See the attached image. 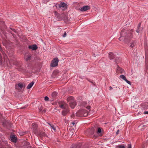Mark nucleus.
<instances>
[{
    "label": "nucleus",
    "instance_id": "nucleus-1",
    "mask_svg": "<svg viewBox=\"0 0 148 148\" xmlns=\"http://www.w3.org/2000/svg\"><path fill=\"white\" fill-rule=\"evenodd\" d=\"M132 38V35L131 32L127 31L126 29H123L120 34V37L119 40L123 41L126 43H127Z\"/></svg>",
    "mask_w": 148,
    "mask_h": 148
},
{
    "label": "nucleus",
    "instance_id": "nucleus-2",
    "mask_svg": "<svg viewBox=\"0 0 148 148\" xmlns=\"http://www.w3.org/2000/svg\"><path fill=\"white\" fill-rule=\"evenodd\" d=\"M88 111L82 109L79 110L76 113V115L78 117H86L88 115Z\"/></svg>",
    "mask_w": 148,
    "mask_h": 148
},
{
    "label": "nucleus",
    "instance_id": "nucleus-3",
    "mask_svg": "<svg viewBox=\"0 0 148 148\" xmlns=\"http://www.w3.org/2000/svg\"><path fill=\"white\" fill-rule=\"evenodd\" d=\"M109 58L110 60L114 59V60L116 63L117 64L118 62H120V60L118 58H116V56L112 52H110L109 53Z\"/></svg>",
    "mask_w": 148,
    "mask_h": 148
},
{
    "label": "nucleus",
    "instance_id": "nucleus-4",
    "mask_svg": "<svg viewBox=\"0 0 148 148\" xmlns=\"http://www.w3.org/2000/svg\"><path fill=\"white\" fill-rule=\"evenodd\" d=\"M55 16L58 19V20H64L66 18V15L64 14H60L57 12H55Z\"/></svg>",
    "mask_w": 148,
    "mask_h": 148
},
{
    "label": "nucleus",
    "instance_id": "nucleus-5",
    "mask_svg": "<svg viewBox=\"0 0 148 148\" xmlns=\"http://www.w3.org/2000/svg\"><path fill=\"white\" fill-rule=\"evenodd\" d=\"M59 60L58 58H54L52 61L50 66L52 67H56L58 65Z\"/></svg>",
    "mask_w": 148,
    "mask_h": 148
},
{
    "label": "nucleus",
    "instance_id": "nucleus-6",
    "mask_svg": "<svg viewBox=\"0 0 148 148\" xmlns=\"http://www.w3.org/2000/svg\"><path fill=\"white\" fill-rule=\"evenodd\" d=\"M84 144L80 143H73L71 148H81L83 147Z\"/></svg>",
    "mask_w": 148,
    "mask_h": 148
},
{
    "label": "nucleus",
    "instance_id": "nucleus-7",
    "mask_svg": "<svg viewBox=\"0 0 148 148\" xmlns=\"http://www.w3.org/2000/svg\"><path fill=\"white\" fill-rule=\"evenodd\" d=\"M59 8H61L63 10H66L67 8V5L64 2H61L58 5Z\"/></svg>",
    "mask_w": 148,
    "mask_h": 148
},
{
    "label": "nucleus",
    "instance_id": "nucleus-8",
    "mask_svg": "<svg viewBox=\"0 0 148 148\" xmlns=\"http://www.w3.org/2000/svg\"><path fill=\"white\" fill-rule=\"evenodd\" d=\"M32 128L33 129V132L35 134H37L38 132V131L37 130L38 126L36 124L33 123L32 124Z\"/></svg>",
    "mask_w": 148,
    "mask_h": 148
},
{
    "label": "nucleus",
    "instance_id": "nucleus-9",
    "mask_svg": "<svg viewBox=\"0 0 148 148\" xmlns=\"http://www.w3.org/2000/svg\"><path fill=\"white\" fill-rule=\"evenodd\" d=\"M25 86V84L22 83H19L15 85V87L16 89H18V87H19L21 89H22L23 88H24Z\"/></svg>",
    "mask_w": 148,
    "mask_h": 148
},
{
    "label": "nucleus",
    "instance_id": "nucleus-10",
    "mask_svg": "<svg viewBox=\"0 0 148 148\" xmlns=\"http://www.w3.org/2000/svg\"><path fill=\"white\" fill-rule=\"evenodd\" d=\"M90 7L89 5H85L80 8V10L82 12H84L90 9Z\"/></svg>",
    "mask_w": 148,
    "mask_h": 148
},
{
    "label": "nucleus",
    "instance_id": "nucleus-11",
    "mask_svg": "<svg viewBox=\"0 0 148 148\" xmlns=\"http://www.w3.org/2000/svg\"><path fill=\"white\" fill-rule=\"evenodd\" d=\"M23 148H31L29 143L25 141L23 143Z\"/></svg>",
    "mask_w": 148,
    "mask_h": 148
},
{
    "label": "nucleus",
    "instance_id": "nucleus-12",
    "mask_svg": "<svg viewBox=\"0 0 148 148\" xmlns=\"http://www.w3.org/2000/svg\"><path fill=\"white\" fill-rule=\"evenodd\" d=\"M29 49H32L33 50H35L37 49L38 47L36 45H29L28 47Z\"/></svg>",
    "mask_w": 148,
    "mask_h": 148
},
{
    "label": "nucleus",
    "instance_id": "nucleus-13",
    "mask_svg": "<svg viewBox=\"0 0 148 148\" xmlns=\"http://www.w3.org/2000/svg\"><path fill=\"white\" fill-rule=\"evenodd\" d=\"M68 102L69 103H71L72 102H74L75 101L74 98L73 97L70 96L67 99Z\"/></svg>",
    "mask_w": 148,
    "mask_h": 148
},
{
    "label": "nucleus",
    "instance_id": "nucleus-14",
    "mask_svg": "<svg viewBox=\"0 0 148 148\" xmlns=\"http://www.w3.org/2000/svg\"><path fill=\"white\" fill-rule=\"evenodd\" d=\"M69 111V109L67 108H65L62 111V114L63 116H65L67 114Z\"/></svg>",
    "mask_w": 148,
    "mask_h": 148
},
{
    "label": "nucleus",
    "instance_id": "nucleus-15",
    "mask_svg": "<svg viewBox=\"0 0 148 148\" xmlns=\"http://www.w3.org/2000/svg\"><path fill=\"white\" fill-rule=\"evenodd\" d=\"M11 140V141L16 143L17 140V138L14 135H12L10 137Z\"/></svg>",
    "mask_w": 148,
    "mask_h": 148
},
{
    "label": "nucleus",
    "instance_id": "nucleus-16",
    "mask_svg": "<svg viewBox=\"0 0 148 148\" xmlns=\"http://www.w3.org/2000/svg\"><path fill=\"white\" fill-rule=\"evenodd\" d=\"M70 107L72 109H73L75 106L76 105V103L75 101L74 102H72L69 103Z\"/></svg>",
    "mask_w": 148,
    "mask_h": 148
},
{
    "label": "nucleus",
    "instance_id": "nucleus-17",
    "mask_svg": "<svg viewBox=\"0 0 148 148\" xmlns=\"http://www.w3.org/2000/svg\"><path fill=\"white\" fill-rule=\"evenodd\" d=\"M39 136L42 137H45L47 136L45 133L44 132H38V134H37Z\"/></svg>",
    "mask_w": 148,
    "mask_h": 148
},
{
    "label": "nucleus",
    "instance_id": "nucleus-18",
    "mask_svg": "<svg viewBox=\"0 0 148 148\" xmlns=\"http://www.w3.org/2000/svg\"><path fill=\"white\" fill-rule=\"evenodd\" d=\"M14 64L17 66L20 67L21 66L22 63L21 62H20L16 61L14 62Z\"/></svg>",
    "mask_w": 148,
    "mask_h": 148
},
{
    "label": "nucleus",
    "instance_id": "nucleus-19",
    "mask_svg": "<svg viewBox=\"0 0 148 148\" xmlns=\"http://www.w3.org/2000/svg\"><path fill=\"white\" fill-rule=\"evenodd\" d=\"M136 44V41L135 40L132 41L130 45V47L133 48L134 47Z\"/></svg>",
    "mask_w": 148,
    "mask_h": 148
},
{
    "label": "nucleus",
    "instance_id": "nucleus-20",
    "mask_svg": "<svg viewBox=\"0 0 148 148\" xmlns=\"http://www.w3.org/2000/svg\"><path fill=\"white\" fill-rule=\"evenodd\" d=\"M34 81L32 82L28 85L27 87V89H29L31 88L34 84Z\"/></svg>",
    "mask_w": 148,
    "mask_h": 148
},
{
    "label": "nucleus",
    "instance_id": "nucleus-21",
    "mask_svg": "<svg viewBox=\"0 0 148 148\" xmlns=\"http://www.w3.org/2000/svg\"><path fill=\"white\" fill-rule=\"evenodd\" d=\"M51 95L53 98L55 99L58 95V93L56 92H53L52 93Z\"/></svg>",
    "mask_w": 148,
    "mask_h": 148
},
{
    "label": "nucleus",
    "instance_id": "nucleus-22",
    "mask_svg": "<svg viewBox=\"0 0 148 148\" xmlns=\"http://www.w3.org/2000/svg\"><path fill=\"white\" fill-rule=\"evenodd\" d=\"M117 70L120 73H123L124 71L122 68L118 66L117 68Z\"/></svg>",
    "mask_w": 148,
    "mask_h": 148
},
{
    "label": "nucleus",
    "instance_id": "nucleus-23",
    "mask_svg": "<svg viewBox=\"0 0 148 148\" xmlns=\"http://www.w3.org/2000/svg\"><path fill=\"white\" fill-rule=\"evenodd\" d=\"M47 123L50 126V127L54 131H55L56 130V127L53 124H52L51 123L48 122H47Z\"/></svg>",
    "mask_w": 148,
    "mask_h": 148
},
{
    "label": "nucleus",
    "instance_id": "nucleus-24",
    "mask_svg": "<svg viewBox=\"0 0 148 148\" xmlns=\"http://www.w3.org/2000/svg\"><path fill=\"white\" fill-rule=\"evenodd\" d=\"M142 107L144 109H148V105L146 103L142 104Z\"/></svg>",
    "mask_w": 148,
    "mask_h": 148
},
{
    "label": "nucleus",
    "instance_id": "nucleus-25",
    "mask_svg": "<svg viewBox=\"0 0 148 148\" xmlns=\"http://www.w3.org/2000/svg\"><path fill=\"white\" fill-rule=\"evenodd\" d=\"M31 58V55H28L26 56V57L25 58L26 60L27 61L29 60H30Z\"/></svg>",
    "mask_w": 148,
    "mask_h": 148
},
{
    "label": "nucleus",
    "instance_id": "nucleus-26",
    "mask_svg": "<svg viewBox=\"0 0 148 148\" xmlns=\"http://www.w3.org/2000/svg\"><path fill=\"white\" fill-rule=\"evenodd\" d=\"M101 129L100 128H98V129L97 131V134H99V135L100 136H101L102 134H101Z\"/></svg>",
    "mask_w": 148,
    "mask_h": 148
},
{
    "label": "nucleus",
    "instance_id": "nucleus-27",
    "mask_svg": "<svg viewBox=\"0 0 148 148\" xmlns=\"http://www.w3.org/2000/svg\"><path fill=\"white\" fill-rule=\"evenodd\" d=\"M38 108L39 111L40 112H42V109H43V107L41 106H38ZM45 112V111L44 110L43 111H42V112Z\"/></svg>",
    "mask_w": 148,
    "mask_h": 148
},
{
    "label": "nucleus",
    "instance_id": "nucleus-28",
    "mask_svg": "<svg viewBox=\"0 0 148 148\" xmlns=\"http://www.w3.org/2000/svg\"><path fill=\"white\" fill-rule=\"evenodd\" d=\"M90 133L92 135H93L94 134V128H92L90 130Z\"/></svg>",
    "mask_w": 148,
    "mask_h": 148
},
{
    "label": "nucleus",
    "instance_id": "nucleus-29",
    "mask_svg": "<svg viewBox=\"0 0 148 148\" xmlns=\"http://www.w3.org/2000/svg\"><path fill=\"white\" fill-rule=\"evenodd\" d=\"M126 146L124 145H119L116 147V148H125Z\"/></svg>",
    "mask_w": 148,
    "mask_h": 148
},
{
    "label": "nucleus",
    "instance_id": "nucleus-30",
    "mask_svg": "<svg viewBox=\"0 0 148 148\" xmlns=\"http://www.w3.org/2000/svg\"><path fill=\"white\" fill-rule=\"evenodd\" d=\"M145 65L147 66H148V60L146 55L145 56Z\"/></svg>",
    "mask_w": 148,
    "mask_h": 148
},
{
    "label": "nucleus",
    "instance_id": "nucleus-31",
    "mask_svg": "<svg viewBox=\"0 0 148 148\" xmlns=\"http://www.w3.org/2000/svg\"><path fill=\"white\" fill-rule=\"evenodd\" d=\"M120 78H122V79H123L124 80L126 78L125 76L123 75H120Z\"/></svg>",
    "mask_w": 148,
    "mask_h": 148
},
{
    "label": "nucleus",
    "instance_id": "nucleus-32",
    "mask_svg": "<svg viewBox=\"0 0 148 148\" xmlns=\"http://www.w3.org/2000/svg\"><path fill=\"white\" fill-rule=\"evenodd\" d=\"M1 49V53H2V54H3V56H4V57L5 58V57H7V55H6L5 54V53L3 51V50Z\"/></svg>",
    "mask_w": 148,
    "mask_h": 148
},
{
    "label": "nucleus",
    "instance_id": "nucleus-33",
    "mask_svg": "<svg viewBox=\"0 0 148 148\" xmlns=\"http://www.w3.org/2000/svg\"><path fill=\"white\" fill-rule=\"evenodd\" d=\"M126 147H127V148H131L132 145L130 143L128 144Z\"/></svg>",
    "mask_w": 148,
    "mask_h": 148
},
{
    "label": "nucleus",
    "instance_id": "nucleus-34",
    "mask_svg": "<svg viewBox=\"0 0 148 148\" xmlns=\"http://www.w3.org/2000/svg\"><path fill=\"white\" fill-rule=\"evenodd\" d=\"M124 80L128 84L131 85V83L130 82V81L128 80L126 78Z\"/></svg>",
    "mask_w": 148,
    "mask_h": 148
},
{
    "label": "nucleus",
    "instance_id": "nucleus-35",
    "mask_svg": "<svg viewBox=\"0 0 148 148\" xmlns=\"http://www.w3.org/2000/svg\"><path fill=\"white\" fill-rule=\"evenodd\" d=\"M124 80L128 84L131 85V83L130 82V81L128 80L126 78Z\"/></svg>",
    "mask_w": 148,
    "mask_h": 148
},
{
    "label": "nucleus",
    "instance_id": "nucleus-36",
    "mask_svg": "<svg viewBox=\"0 0 148 148\" xmlns=\"http://www.w3.org/2000/svg\"><path fill=\"white\" fill-rule=\"evenodd\" d=\"M142 30V28H138L137 30H136V31L138 33L140 31Z\"/></svg>",
    "mask_w": 148,
    "mask_h": 148
},
{
    "label": "nucleus",
    "instance_id": "nucleus-37",
    "mask_svg": "<svg viewBox=\"0 0 148 148\" xmlns=\"http://www.w3.org/2000/svg\"><path fill=\"white\" fill-rule=\"evenodd\" d=\"M44 99L45 101H48L49 100V98L47 96H46L45 97Z\"/></svg>",
    "mask_w": 148,
    "mask_h": 148
},
{
    "label": "nucleus",
    "instance_id": "nucleus-38",
    "mask_svg": "<svg viewBox=\"0 0 148 148\" xmlns=\"http://www.w3.org/2000/svg\"><path fill=\"white\" fill-rule=\"evenodd\" d=\"M141 24V23H140L138 24L137 26L138 28H142L141 27H140Z\"/></svg>",
    "mask_w": 148,
    "mask_h": 148
},
{
    "label": "nucleus",
    "instance_id": "nucleus-39",
    "mask_svg": "<svg viewBox=\"0 0 148 148\" xmlns=\"http://www.w3.org/2000/svg\"><path fill=\"white\" fill-rule=\"evenodd\" d=\"M141 24V23H140L138 24L137 26L138 28H142L141 27H140Z\"/></svg>",
    "mask_w": 148,
    "mask_h": 148
},
{
    "label": "nucleus",
    "instance_id": "nucleus-40",
    "mask_svg": "<svg viewBox=\"0 0 148 148\" xmlns=\"http://www.w3.org/2000/svg\"><path fill=\"white\" fill-rule=\"evenodd\" d=\"M60 107L62 109H65L64 106V105L63 104H62L60 106Z\"/></svg>",
    "mask_w": 148,
    "mask_h": 148
},
{
    "label": "nucleus",
    "instance_id": "nucleus-41",
    "mask_svg": "<svg viewBox=\"0 0 148 148\" xmlns=\"http://www.w3.org/2000/svg\"><path fill=\"white\" fill-rule=\"evenodd\" d=\"M10 29L12 30V31H14V32H15V33H16V30H15V29H12V28H10Z\"/></svg>",
    "mask_w": 148,
    "mask_h": 148
},
{
    "label": "nucleus",
    "instance_id": "nucleus-42",
    "mask_svg": "<svg viewBox=\"0 0 148 148\" xmlns=\"http://www.w3.org/2000/svg\"><path fill=\"white\" fill-rule=\"evenodd\" d=\"M27 106H28V105H25L24 106L21 108L22 109H25V108H26V107H27Z\"/></svg>",
    "mask_w": 148,
    "mask_h": 148
},
{
    "label": "nucleus",
    "instance_id": "nucleus-43",
    "mask_svg": "<svg viewBox=\"0 0 148 148\" xmlns=\"http://www.w3.org/2000/svg\"><path fill=\"white\" fill-rule=\"evenodd\" d=\"M66 32H65L64 33V34L62 36L63 37H65L66 36Z\"/></svg>",
    "mask_w": 148,
    "mask_h": 148
},
{
    "label": "nucleus",
    "instance_id": "nucleus-44",
    "mask_svg": "<svg viewBox=\"0 0 148 148\" xmlns=\"http://www.w3.org/2000/svg\"><path fill=\"white\" fill-rule=\"evenodd\" d=\"M86 108L88 110H89V111H90V107L89 106H87V107H86Z\"/></svg>",
    "mask_w": 148,
    "mask_h": 148
},
{
    "label": "nucleus",
    "instance_id": "nucleus-45",
    "mask_svg": "<svg viewBox=\"0 0 148 148\" xmlns=\"http://www.w3.org/2000/svg\"><path fill=\"white\" fill-rule=\"evenodd\" d=\"M144 114H148V111H145L144 112Z\"/></svg>",
    "mask_w": 148,
    "mask_h": 148
},
{
    "label": "nucleus",
    "instance_id": "nucleus-46",
    "mask_svg": "<svg viewBox=\"0 0 148 148\" xmlns=\"http://www.w3.org/2000/svg\"><path fill=\"white\" fill-rule=\"evenodd\" d=\"M119 130H118L117 132H116V135H118L119 134Z\"/></svg>",
    "mask_w": 148,
    "mask_h": 148
},
{
    "label": "nucleus",
    "instance_id": "nucleus-47",
    "mask_svg": "<svg viewBox=\"0 0 148 148\" xmlns=\"http://www.w3.org/2000/svg\"><path fill=\"white\" fill-rule=\"evenodd\" d=\"M93 137L94 138H96L97 137V136L96 135H94L93 136Z\"/></svg>",
    "mask_w": 148,
    "mask_h": 148
},
{
    "label": "nucleus",
    "instance_id": "nucleus-48",
    "mask_svg": "<svg viewBox=\"0 0 148 148\" xmlns=\"http://www.w3.org/2000/svg\"><path fill=\"white\" fill-rule=\"evenodd\" d=\"M113 88H112L111 86H110L109 87V90H112L113 89Z\"/></svg>",
    "mask_w": 148,
    "mask_h": 148
},
{
    "label": "nucleus",
    "instance_id": "nucleus-49",
    "mask_svg": "<svg viewBox=\"0 0 148 148\" xmlns=\"http://www.w3.org/2000/svg\"><path fill=\"white\" fill-rule=\"evenodd\" d=\"M1 23H2V24H3L4 25H5V24H4V22L3 21H1Z\"/></svg>",
    "mask_w": 148,
    "mask_h": 148
},
{
    "label": "nucleus",
    "instance_id": "nucleus-50",
    "mask_svg": "<svg viewBox=\"0 0 148 148\" xmlns=\"http://www.w3.org/2000/svg\"><path fill=\"white\" fill-rule=\"evenodd\" d=\"M50 0H45V1H46V2H48V1H49Z\"/></svg>",
    "mask_w": 148,
    "mask_h": 148
},
{
    "label": "nucleus",
    "instance_id": "nucleus-51",
    "mask_svg": "<svg viewBox=\"0 0 148 148\" xmlns=\"http://www.w3.org/2000/svg\"><path fill=\"white\" fill-rule=\"evenodd\" d=\"M72 124H73V125H75V123L74 122H72Z\"/></svg>",
    "mask_w": 148,
    "mask_h": 148
},
{
    "label": "nucleus",
    "instance_id": "nucleus-52",
    "mask_svg": "<svg viewBox=\"0 0 148 148\" xmlns=\"http://www.w3.org/2000/svg\"><path fill=\"white\" fill-rule=\"evenodd\" d=\"M147 47V45L146 44H145V48H146V47Z\"/></svg>",
    "mask_w": 148,
    "mask_h": 148
},
{
    "label": "nucleus",
    "instance_id": "nucleus-53",
    "mask_svg": "<svg viewBox=\"0 0 148 148\" xmlns=\"http://www.w3.org/2000/svg\"><path fill=\"white\" fill-rule=\"evenodd\" d=\"M1 58V54H0V59Z\"/></svg>",
    "mask_w": 148,
    "mask_h": 148
},
{
    "label": "nucleus",
    "instance_id": "nucleus-54",
    "mask_svg": "<svg viewBox=\"0 0 148 148\" xmlns=\"http://www.w3.org/2000/svg\"><path fill=\"white\" fill-rule=\"evenodd\" d=\"M90 82L92 83V84H93V83L92 82Z\"/></svg>",
    "mask_w": 148,
    "mask_h": 148
},
{
    "label": "nucleus",
    "instance_id": "nucleus-55",
    "mask_svg": "<svg viewBox=\"0 0 148 148\" xmlns=\"http://www.w3.org/2000/svg\"><path fill=\"white\" fill-rule=\"evenodd\" d=\"M83 103H84V104H86V103L85 102H84Z\"/></svg>",
    "mask_w": 148,
    "mask_h": 148
},
{
    "label": "nucleus",
    "instance_id": "nucleus-56",
    "mask_svg": "<svg viewBox=\"0 0 148 148\" xmlns=\"http://www.w3.org/2000/svg\"><path fill=\"white\" fill-rule=\"evenodd\" d=\"M118 88H119V89H120V88L119 87H118Z\"/></svg>",
    "mask_w": 148,
    "mask_h": 148
},
{
    "label": "nucleus",
    "instance_id": "nucleus-57",
    "mask_svg": "<svg viewBox=\"0 0 148 148\" xmlns=\"http://www.w3.org/2000/svg\"><path fill=\"white\" fill-rule=\"evenodd\" d=\"M144 147H143V148H144Z\"/></svg>",
    "mask_w": 148,
    "mask_h": 148
}]
</instances>
